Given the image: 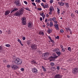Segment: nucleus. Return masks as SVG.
I'll return each mask as SVG.
<instances>
[{
    "mask_svg": "<svg viewBox=\"0 0 78 78\" xmlns=\"http://www.w3.org/2000/svg\"><path fill=\"white\" fill-rule=\"evenodd\" d=\"M50 27H52L53 26V22L52 21H51L50 22V24L49 25Z\"/></svg>",
    "mask_w": 78,
    "mask_h": 78,
    "instance_id": "obj_21",
    "label": "nucleus"
},
{
    "mask_svg": "<svg viewBox=\"0 0 78 78\" xmlns=\"http://www.w3.org/2000/svg\"><path fill=\"white\" fill-rule=\"evenodd\" d=\"M30 42L29 40L27 41V45H29V44H30Z\"/></svg>",
    "mask_w": 78,
    "mask_h": 78,
    "instance_id": "obj_35",
    "label": "nucleus"
},
{
    "mask_svg": "<svg viewBox=\"0 0 78 78\" xmlns=\"http://www.w3.org/2000/svg\"><path fill=\"white\" fill-rule=\"evenodd\" d=\"M48 21H52V18H49L48 20Z\"/></svg>",
    "mask_w": 78,
    "mask_h": 78,
    "instance_id": "obj_47",
    "label": "nucleus"
},
{
    "mask_svg": "<svg viewBox=\"0 0 78 78\" xmlns=\"http://www.w3.org/2000/svg\"><path fill=\"white\" fill-rule=\"evenodd\" d=\"M22 22L23 25H26V18L25 17H23L22 18Z\"/></svg>",
    "mask_w": 78,
    "mask_h": 78,
    "instance_id": "obj_5",
    "label": "nucleus"
},
{
    "mask_svg": "<svg viewBox=\"0 0 78 78\" xmlns=\"http://www.w3.org/2000/svg\"><path fill=\"white\" fill-rule=\"evenodd\" d=\"M44 9H45L46 8V7L45 5H44L43 6Z\"/></svg>",
    "mask_w": 78,
    "mask_h": 78,
    "instance_id": "obj_63",
    "label": "nucleus"
},
{
    "mask_svg": "<svg viewBox=\"0 0 78 78\" xmlns=\"http://www.w3.org/2000/svg\"><path fill=\"white\" fill-rule=\"evenodd\" d=\"M41 0H36L35 2L36 3H40L41 2Z\"/></svg>",
    "mask_w": 78,
    "mask_h": 78,
    "instance_id": "obj_31",
    "label": "nucleus"
},
{
    "mask_svg": "<svg viewBox=\"0 0 78 78\" xmlns=\"http://www.w3.org/2000/svg\"><path fill=\"white\" fill-rule=\"evenodd\" d=\"M57 14L58 15H59V14H60V9L58 7H57Z\"/></svg>",
    "mask_w": 78,
    "mask_h": 78,
    "instance_id": "obj_17",
    "label": "nucleus"
},
{
    "mask_svg": "<svg viewBox=\"0 0 78 78\" xmlns=\"http://www.w3.org/2000/svg\"><path fill=\"white\" fill-rule=\"evenodd\" d=\"M14 3L17 6H21V4L20 3L19 1L18 0H15L14 1Z\"/></svg>",
    "mask_w": 78,
    "mask_h": 78,
    "instance_id": "obj_3",
    "label": "nucleus"
},
{
    "mask_svg": "<svg viewBox=\"0 0 78 78\" xmlns=\"http://www.w3.org/2000/svg\"><path fill=\"white\" fill-rule=\"evenodd\" d=\"M60 47H61V48H62V49L64 48L63 47V46H62V45H60Z\"/></svg>",
    "mask_w": 78,
    "mask_h": 78,
    "instance_id": "obj_60",
    "label": "nucleus"
},
{
    "mask_svg": "<svg viewBox=\"0 0 78 78\" xmlns=\"http://www.w3.org/2000/svg\"><path fill=\"white\" fill-rule=\"evenodd\" d=\"M31 47L32 48H33V49H35L36 50V49H37V46H36V45H32Z\"/></svg>",
    "mask_w": 78,
    "mask_h": 78,
    "instance_id": "obj_15",
    "label": "nucleus"
},
{
    "mask_svg": "<svg viewBox=\"0 0 78 78\" xmlns=\"http://www.w3.org/2000/svg\"><path fill=\"white\" fill-rule=\"evenodd\" d=\"M42 67L43 70V71H44V72H46V69H45V67H44V66H42Z\"/></svg>",
    "mask_w": 78,
    "mask_h": 78,
    "instance_id": "obj_27",
    "label": "nucleus"
},
{
    "mask_svg": "<svg viewBox=\"0 0 78 78\" xmlns=\"http://www.w3.org/2000/svg\"><path fill=\"white\" fill-rule=\"evenodd\" d=\"M15 63L16 65L19 66V65H20L22 63V61L19 58H17L15 61Z\"/></svg>",
    "mask_w": 78,
    "mask_h": 78,
    "instance_id": "obj_2",
    "label": "nucleus"
},
{
    "mask_svg": "<svg viewBox=\"0 0 78 78\" xmlns=\"http://www.w3.org/2000/svg\"><path fill=\"white\" fill-rule=\"evenodd\" d=\"M48 19H45V22H46V23H48Z\"/></svg>",
    "mask_w": 78,
    "mask_h": 78,
    "instance_id": "obj_45",
    "label": "nucleus"
},
{
    "mask_svg": "<svg viewBox=\"0 0 78 78\" xmlns=\"http://www.w3.org/2000/svg\"><path fill=\"white\" fill-rule=\"evenodd\" d=\"M11 67V65H7V67H8V68H9V67Z\"/></svg>",
    "mask_w": 78,
    "mask_h": 78,
    "instance_id": "obj_49",
    "label": "nucleus"
},
{
    "mask_svg": "<svg viewBox=\"0 0 78 78\" xmlns=\"http://www.w3.org/2000/svg\"><path fill=\"white\" fill-rule=\"evenodd\" d=\"M11 67H12V69H13V70H16L18 68V66L16 65L12 64L11 65Z\"/></svg>",
    "mask_w": 78,
    "mask_h": 78,
    "instance_id": "obj_6",
    "label": "nucleus"
},
{
    "mask_svg": "<svg viewBox=\"0 0 78 78\" xmlns=\"http://www.w3.org/2000/svg\"><path fill=\"white\" fill-rule=\"evenodd\" d=\"M50 40L51 41V42H52L53 43H54V41L52 40V39H51V40Z\"/></svg>",
    "mask_w": 78,
    "mask_h": 78,
    "instance_id": "obj_54",
    "label": "nucleus"
},
{
    "mask_svg": "<svg viewBox=\"0 0 78 78\" xmlns=\"http://www.w3.org/2000/svg\"><path fill=\"white\" fill-rule=\"evenodd\" d=\"M56 39H59V36H57L56 37Z\"/></svg>",
    "mask_w": 78,
    "mask_h": 78,
    "instance_id": "obj_53",
    "label": "nucleus"
},
{
    "mask_svg": "<svg viewBox=\"0 0 78 78\" xmlns=\"http://www.w3.org/2000/svg\"><path fill=\"white\" fill-rule=\"evenodd\" d=\"M71 48L70 47H69L68 48V50H69V51H71Z\"/></svg>",
    "mask_w": 78,
    "mask_h": 78,
    "instance_id": "obj_32",
    "label": "nucleus"
},
{
    "mask_svg": "<svg viewBox=\"0 0 78 78\" xmlns=\"http://www.w3.org/2000/svg\"><path fill=\"white\" fill-rule=\"evenodd\" d=\"M50 3H52L53 2V0H50Z\"/></svg>",
    "mask_w": 78,
    "mask_h": 78,
    "instance_id": "obj_46",
    "label": "nucleus"
},
{
    "mask_svg": "<svg viewBox=\"0 0 78 78\" xmlns=\"http://www.w3.org/2000/svg\"><path fill=\"white\" fill-rule=\"evenodd\" d=\"M17 41H18V42H19V43H20V44L22 43V41L19 39H18L17 40Z\"/></svg>",
    "mask_w": 78,
    "mask_h": 78,
    "instance_id": "obj_37",
    "label": "nucleus"
},
{
    "mask_svg": "<svg viewBox=\"0 0 78 78\" xmlns=\"http://www.w3.org/2000/svg\"><path fill=\"white\" fill-rule=\"evenodd\" d=\"M45 15H44V16H42V17H43V20H44V19H45Z\"/></svg>",
    "mask_w": 78,
    "mask_h": 78,
    "instance_id": "obj_58",
    "label": "nucleus"
},
{
    "mask_svg": "<svg viewBox=\"0 0 78 78\" xmlns=\"http://www.w3.org/2000/svg\"><path fill=\"white\" fill-rule=\"evenodd\" d=\"M41 5L42 6H43L44 5V4L43 3H41Z\"/></svg>",
    "mask_w": 78,
    "mask_h": 78,
    "instance_id": "obj_64",
    "label": "nucleus"
},
{
    "mask_svg": "<svg viewBox=\"0 0 78 78\" xmlns=\"http://www.w3.org/2000/svg\"><path fill=\"white\" fill-rule=\"evenodd\" d=\"M30 62L32 64H37L36 62V61L34 60H32Z\"/></svg>",
    "mask_w": 78,
    "mask_h": 78,
    "instance_id": "obj_24",
    "label": "nucleus"
},
{
    "mask_svg": "<svg viewBox=\"0 0 78 78\" xmlns=\"http://www.w3.org/2000/svg\"><path fill=\"white\" fill-rule=\"evenodd\" d=\"M58 3L59 5H60V6H61V5L62 4V2L60 3V2H58Z\"/></svg>",
    "mask_w": 78,
    "mask_h": 78,
    "instance_id": "obj_44",
    "label": "nucleus"
},
{
    "mask_svg": "<svg viewBox=\"0 0 78 78\" xmlns=\"http://www.w3.org/2000/svg\"><path fill=\"white\" fill-rule=\"evenodd\" d=\"M25 39H26V38L25 37H23V41H25Z\"/></svg>",
    "mask_w": 78,
    "mask_h": 78,
    "instance_id": "obj_56",
    "label": "nucleus"
},
{
    "mask_svg": "<svg viewBox=\"0 0 78 78\" xmlns=\"http://www.w3.org/2000/svg\"><path fill=\"white\" fill-rule=\"evenodd\" d=\"M51 65L52 66H53L55 65V63H54L51 62Z\"/></svg>",
    "mask_w": 78,
    "mask_h": 78,
    "instance_id": "obj_41",
    "label": "nucleus"
},
{
    "mask_svg": "<svg viewBox=\"0 0 78 78\" xmlns=\"http://www.w3.org/2000/svg\"><path fill=\"white\" fill-rule=\"evenodd\" d=\"M47 32L48 33V34H50L52 32V30L50 29H48L47 30Z\"/></svg>",
    "mask_w": 78,
    "mask_h": 78,
    "instance_id": "obj_16",
    "label": "nucleus"
},
{
    "mask_svg": "<svg viewBox=\"0 0 78 78\" xmlns=\"http://www.w3.org/2000/svg\"><path fill=\"white\" fill-rule=\"evenodd\" d=\"M39 34L40 35H42V36L44 35V33L41 31L39 32Z\"/></svg>",
    "mask_w": 78,
    "mask_h": 78,
    "instance_id": "obj_19",
    "label": "nucleus"
},
{
    "mask_svg": "<svg viewBox=\"0 0 78 78\" xmlns=\"http://www.w3.org/2000/svg\"><path fill=\"white\" fill-rule=\"evenodd\" d=\"M62 33H64V30H61L60 31Z\"/></svg>",
    "mask_w": 78,
    "mask_h": 78,
    "instance_id": "obj_62",
    "label": "nucleus"
},
{
    "mask_svg": "<svg viewBox=\"0 0 78 78\" xmlns=\"http://www.w3.org/2000/svg\"><path fill=\"white\" fill-rule=\"evenodd\" d=\"M72 72L74 74H77L78 73V68H75L72 70Z\"/></svg>",
    "mask_w": 78,
    "mask_h": 78,
    "instance_id": "obj_4",
    "label": "nucleus"
},
{
    "mask_svg": "<svg viewBox=\"0 0 78 78\" xmlns=\"http://www.w3.org/2000/svg\"><path fill=\"white\" fill-rule=\"evenodd\" d=\"M18 11V9L15 7L12 9V11L11 12V13L14 12H16V11Z\"/></svg>",
    "mask_w": 78,
    "mask_h": 78,
    "instance_id": "obj_9",
    "label": "nucleus"
},
{
    "mask_svg": "<svg viewBox=\"0 0 78 78\" xmlns=\"http://www.w3.org/2000/svg\"><path fill=\"white\" fill-rule=\"evenodd\" d=\"M62 4L61 6H64V3L63 2H62Z\"/></svg>",
    "mask_w": 78,
    "mask_h": 78,
    "instance_id": "obj_51",
    "label": "nucleus"
},
{
    "mask_svg": "<svg viewBox=\"0 0 78 78\" xmlns=\"http://www.w3.org/2000/svg\"><path fill=\"white\" fill-rule=\"evenodd\" d=\"M56 18L55 17H54L52 18V21H55V20H56Z\"/></svg>",
    "mask_w": 78,
    "mask_h": 78,
    "instance_id": "obj_34",
    "label": "nucleus"
},
{
    "mask_svg": "<svg viewBox=\"0 0 78 78\" xmlns=\"http://www.w3.org/2000/svg\"><path fill=\"white\" fill-rule=\"evenodd\" d=\"M23 13V10L22 9L16 12L14 14V16H20Z\"/></svg>",
    "mask_w": 78,
    "mask_h": 78,
    "instance_id": "obj_1",
    "label": "nucleus"
},
{
    "mask_svg": "<svg viewBox=\"0 0 78 78\" xmlns=\"http://www.w3.org/2000/svg\"><path fill=\"white\" fill-rule=\"evenodd\" d=\"M71 16L72 18H73V17H75V16L73 13H72L71 14Z\"/></svg>",
    "mask_w": 78,
    "mask_h": 78,
    "instance_id": "obj_28",
    "label": "nucleus"
},
{
    "mask_svg": "<svg viewBox=\"0 0 78 78\" xmlns=\"http://www.w3.org/2000/svg\"><path fill=\"white\" fill-rule=\"evenodd\" d=\"M54 11V8L53 7L51 6V7H50V9H49V11Z\"/></svg>",
    "mask_w": 78,
    "mask_h": 78,
    "instance_id": "obj_22",
    "label": "nucleus"
},
{
    "mask_svg": "<svg viewBox=\"0 0 78 78\" xmlns=\"http://www.w3.org/2000/svg\"><path fill=\"white\" fill-rule=\"evenodd\" d=\"M58 56H56V55H54V57H53L55 58V59H56V58H58Z\"/></svg>",
    "mask_w": 78,
    "mask_h": 78,
    "instance_id": "obj_36",
    "label": "nucleus"
},
{
    "mask_svg": "<svg viewBox=\"0 0 78 78\" xmlns=\"http://www.w3.org/2000/svg\"><path fill=\"white\" fill-rule=\"evenodd\" d=\"M59 50V49L58 48L54 49L53 50V51H58Z\"/></svg>",
    "mask_w": 78,
    "mask_h": 78,
    "instance_id": "obj_23",
    "label": "nucleus"
},
{
    "mask_svg": "<svg viewBox=\"0 0 78 78\" xmlns=\"http://www.w3.org/2000/svg\"><path fill=\"white\" fill-rule=\"evenodd\" d=\"M32 72L34 73H36L37 72V70L35 68H33L32 69Z\"/></svg>",
    "mask_w": 78,
    "mask_h": 78,
    "instance_id": "obj_7",
    "label": "nucleus"
},
{
    "mask_svg": "<svg viewBox=\"0 0 78 78\" xmlns=\"http://www.w3.org/2000/svg\"><path fill=\"white\" fill-rule=\"evenodd\" d=\"M62 52H64V51H65V50L63 48H62Z\"/></svg>",
    "mask_w": 78,
    "mask_h": 78,
    "instance_id": "obj_48",
    "label": "nucleus"
},
{
    "mask_svg": "<svg viewBox=\"0 0 78 78\" xmlns=\"http://www.w3.org/2000/svg\"><path fill=\"white\" fill-rule=\"evenodd\" d=\"M3 50V48L2 47V46H0V52Z\"/></svg>",
    "mask_w": 78,
    "mask_h": 78,
    "instance_id": "obj_26",
    "label": "nucleus"
},
{
    "mask_svg": "<svg viewBox=\"0 0 78 78\" xmlns=\"http://www.w3.org/2000/svg\"><path fill=\"white\" fill-rule=\"evenodd\" d=\"M56 54H57V55H58V56H60V55H61V52H56Z\"/></svg>",
    "mask_w": 78,
    "mask_h": 78,
    "instance_id": "obj_20",
    "label": "nucleus"
},
{
    "mask_svg": "<svg viewBox=\"0 0 78 78\" xmlns=\"http://www.w3.org/2000/svg\"><path fill=\"white\" fill-rule=\"evenodd\" d=\"M48 38L50 39V40H51V37L50 36H48Z\"/></svg>",
    "mask_w": 78,
    "mask_h": 78,
    "instance_id": "obj_61",
    "label": "nucleus"
},
{
    "mask_svg": "<svg viewBox=\"0 0 78 78\" xmlns=\"http://www.w3.org/2000/svg\"><path fill=\"white\" fill-rule=\"evenodd\" d=\"M54 27L56 30H57V31H58V30H59V27H58V24L55 25H54Z\"/></svg>",
    "mask_w": 78,
    "mask_h": 78,
    "instance_id": "obj_11",
    "label": "nucleus"
},
{
    "mask_svg": "<svg viewBox=\"0 0 78 78\" xmlns=\"http://www.w3.org/2000/svg\"><path fill=\"white\" fill-rule=\"evenodd\" d=\"M59 69H60V68H59V66H58L57 67V70H59Z\"/></svg>",
    "mask_w": 78,
    "mask_h": 78,
    "instance_id": "obj_50",
    "label": "nucleus"
},
{
    "mask_svg": "<svg viewBox=\"0 0 78 78\" xmlns=\"http://www.w3.org/2000/svg\"><path fill=\"white\" fill-rule=\"evenodd\" d=\"M28 26L29 28H32L33 27V24H32V23L30 22L28 24Z\"/></svg>",
    "mask_w": 78,
    "mask_h": 78,
    "instance_id": "obj_10",
    "label": "nucleus"
},
{
    "mask_svg": "<svg viewBox=\"0 0 78 78\" xmlns=\"http://www.w3.org/2000/svg\"><path fill=\"white\" fill-rule=\"evenodd\" d=\"M55 59L56 58H55L51 56L50 57V61H55Z\"/></svg>",
    "mask_w": 78,
    "mask_h": 78,
    "instance_id": "obj_12",
    "label": "nucleus"
},
{
    "mask_svg": "<svg viewBox=\"0 0 78 78\" xmlns=\"http://www.w3.org/2000/svg\"><path fill=\"white\" fill-rule=\"evenodd\" d=\"M69 27H67L65 28L66 32V33H68L69 32Z\"/></svg>",
    "mask_w": 78,
    "mask_h": 78,
    "instance_id": "obj_18",
    "label": "nucleus"
},
{
    "mask_svg": "<svg viewBox=\"0 0 78 78\" xmlns=\"http://www.w3.org/2000/svg\"><path fill=\"white\" fill-rule=\"evenodd\" d=\"M44 5L46 7V8H48L49 7L48 6V4H47V3H45L44 4Z\"/></svg>",
    "mask_w": 78,
    "mask_h": 78,
    "instance_id": "obj_25",
    "label": "nucleus"
},
{
    "mask_svg": "<svg viewBox=\"0 0 78 78\" xmlns=\"http://www.w3.org/2000/svg\"><path fill=\"white\" fill-rule=\"evenodd\" d=\"M24 3L26 5H27V4H28V2H27L26 1H24Z\"/></svg>",
    "mask_w": 78,
    "mask_h": 78,
    "instance_id": "obj_52",
    "label": "nucleus"
},
{
    "mask_svg": "<svg viewBox=\"0 0 78 78\" xmlns=\"http://www.w3.org/2000/svg\"><path fill=\"white\" fill-rule=\"evenodd\" d=\"M21 71V72H23L24 71V69L22 68L20 69Z\"/></svg>",
    "mask_w": 78,
    "mask_h": 78,
    "instance_id": "obj_42",
    "label": "nucleus"
},
{
    "mask_svg": "<svg viewBox=\"0 0 78 78\" xmlns=\"http://www.w3.org/2000/svg\"><path fill=\"white\" fill-rule=\"evenodd\" d=\"M42 56L45 58H47V57L48 56V53H45L44 54H43Z\"/></svg>",
    "mask_w": 78,
    "mask_h": 78,
    "instance_id": "obj_13",
    "label": "nucleus"
},
{
    "mask_svg": "<svg viewBox=\"0 0 78 78\" xmlns=\"http://www.w3.org/2000/svg\"><path fill=\"white\" fill-rule=\"evenodd\" d=\"M32 4L33 5V6H36V4L34 3V2H32Z\"/></svg>",
    "mask_w": 78,
    "mask_h": 78,
    "instance_id": "obj_39",
    "label": "nucleus"
},
{
    "mask_svg": "<svg viewBox=\"0 0 78 78\" xmlns=\"http://www.w3.org/2000/svg\"><path fill=\"white\" fill-rule=\"evenodd\" d=\"M41 1L42 2H44V3H46V2H47L45 0H41Z\"/></svg>",
    "mask_w": 78,
    "mask_h": 78,
    "instance_id": "obj_55",
    "label": "nucleus"
},
{
    "mask_svg": "<svg viewBox=\"0 0 78 78\" xmlns=\"http://www.w3.org/2000/svg\"><path fill=\"white\" fill-rule=\"evenodd\" d=\"M42 8H37V10H38V11H41L42 10Z\"/></svg>",
    "mask_w": 78,
    "mask_h": 78,
    "instance_id": "obj_43",
    "label": "nucleus"
},
{
    "mask_svg": "<svg viewBox=\"0 0 78 78\" xmlns=\"http://www.w3.org/2000/svg\"><path fill=\"white\" fill-rule=\"evenodd\" d=\"M49 11L50 12H49V15H51V14H52V12L51 10H50Z\"/></svg>",
    "mask_w": 78,
    "mask_h": 78,
    "instance_id": "obj_38",
    "label": "nucleus"
},
{
    "mask_svg": "<svg viewBox=\"0 0 78 78\" xmlns=\"http://www.w3.org/2000/svg\"><path fill=\"white\" fill-rule=\"evenodd\" d=\"M40 16H44V12L42 13H40Z\"/></svg>",
    "mask_w": 78,
    "mask_h": 78,
    "instance_id": "obj_33",
    "label": "nucleus"
},
{
    "mask_svg": "<svg viewBox=\"0 0 78 78\" xmlns=\"http://www.w3.org/2000/svg\"><path fill=\"white\" fill-rule=\"evenodd\" d=\"M8 34H10V33H11V31H10V30L9 29L8 30Z\"/></svg>",
    "mask_w": 78,
    "mask_h": 78,
    "instance_id": "obj_40",
    "label": "nucleus"
},
{
    "mask_svg": "<svg viewBox=\"0 0 78 78\" xmlns=\"http://www.w3.org/2000/svg\"><path fill=\"white\" fill-rule=\"evenodd\" d=\"M5 46L7 47H11V45L9 44H7L5 45Z\"/></svg>",
    "mask_w": 78,
    "mask_h": 78,
    "instance_id": "obj_30",
    "label": "nucleus"
},
{
    "mask_svg": "<svg viewBox=\"0 0 78 78\" xmlns=\"http://www.w3.org/2000/svg\"><path fill=\"white\" fill-rule=\"evenodd\" d=\"M40 19L41 21H42V17H41L40 18Z\"/></svg>",
    "mask_w": 78,
    "mask_h": 78,
    "instance_id": "obj_59",
    "label": "nucleus"
},
{
    "mask_svg": "<svg viewBox=\"0 0 78 78\" xmlns=\"http://www.w3.org/2000/svg\"><path fill=\"white\" fill-rule=\"evenodd\" d=\"M9 13H10V11L9 10H7L5 12V15L7 16L9 14Z\"/></svg>",
    "mask_w": 78,
    "mask_h": 78,
    "instance_id": "obj_14",
    "label": "nucleus"
},
{
    "mask_svg": "<svg viewBox=\"0 0 78 78\" xmlns=\"http://www.w3.org/2000/svg\"><path fill=\"white\" fill-rule=\"evenodd\" d=\"M50 25V24L48 23H47V26L48 27Z\"/></svg>",
    "mask_w": 78,
    "mask_h": 78,
    "instance_id": "obj_57",
    "label": "nucleus"
},
{
    "mask_svg": "<svg viewBox=\"0 0 78 78\" xmlns=\"http://www.w3.org/2000/svg\"><path fill=\"white\" fill-rule=\"evenodd\" d=\"M62 77L59 74H56L54 76V78H61Z\"/></svg>",
    "mask_w": 78,
    "mask_h": 78,
    "instance_id": "obj_8",
    "label": "nucleus"
},
{
    "mask_svg": "<svg viewBox=\"0 0 78 78\" xmlns=\"http://www.w3.org/2000/svg\"><path fill=\"white\" fill-rule=\"evenodd\" d=\"M25 9L28 11H30V10L29 9L28 7H26L25 8Z\"/></svg>",
    "mask_w": 78,
    "mask_h": 78,
    "instance_id": "obj_29",
    "label": "nucleus"
}]
</instances>
